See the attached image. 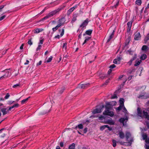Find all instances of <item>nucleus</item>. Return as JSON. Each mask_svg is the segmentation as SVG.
<instances>
[{"mask_svg":"<svg viewBox=\"0 0 149 149\" xmlns=\"http://www.w3.org/2000/svg\"><path fill=\"white\" fill-rule=\"evenodd\" d=\"M10 96V95L9 94V93H7L6 95V96L5 97V98L6 99H8L9 97Z\"/></svg>","mask_w":149,"mask_h":149,"instance_id":"50","label":"nucleus"},{"mask_svg":"<svg viewBox=\"0 0 149 149\" xmlns=\"http://www.w3.org/2000/svg\"><path fill=\"white\" fill-rule=\"evenodd\" d=\"M137 112L138 115L140 117H141L142 114V111L141 110L140 108L138 107L137 108Z\"/></svg>","mask_w":149,"mask_h":149,"instance_id":"12","label":"nucleus"},{"mask_svg":"<svg viewBox=\"0 0 149 149\" xmlns=\"http://www.w3.org/2000/svg\"><path fill=\"white\" fill-rule=\"evenodd\" d=\"M145 140L146 142L147 143H149V138H147Z\"/></svg>","mask_w":149,"mask_h":149,"instance_id":"59","label":"nucleus"},{"mask_svg":"<svg viewBox=\"0 0 149 149\" xmlns=\"http://www.w3.org/2000/svg\"><path fill=\"white\" fill-rule=\"evenodd\" d=\"M60 145L61 147H63V143L62 142H61L60 143Z\"/></svg>","mask_w":149,"mask_h":149,"instance_id":"64","label":"nucleus"},{"mask_svg":"<svg viewBox=\"0 0 149 149\" xmlns=\"http://www.w3.org/2000/svg\"><path fill=\"white\" fill-rule=\"evenodd\" d=\"M103 114L105 115H108L111 117H113L114 115L113 112L109 110H105L103 112Z\"/></svg>","mask_w":149,"mask_h":149,"instance_id":"4","label":"nucleus"},{"mask_svg":"<svg viewBox=\"0 0 149 149\" xmlns=\"http://www.w3.org/2000/svg\"><path fill=\"white\" fill-rule=\"evenodd\" d=\"M110 79L109 78V79H107V80L106 81H105V82L102 85V86H104V85H107V84L109 83V80H110Z\"/></svg>","mask_w":149,"mask_h":149,"instance_id":"45","label":"nucleus"},{"mask_svg":"<svg viewBox=\"0 0 149 149\" xmlns=\"http://www.w3.org/2000/svg\"><path fill=\"white\" fill-rule=\"evenodd\" d=\"M14 107H17L19 106V104H18L17 103L15 104L14 105H13Z\"/></svg>","mask_w":149,"mask_h":149,"instance_id":"63","label":"nucleus"},{"mask_svg":"<svg viewBox=\"0 0 149 149\" xmlns=\"http://www.w3.org/2000/svg\"><path fill=\"white\" fill-rule=\"evenodd\" d=\"M89 84L88 83L85 84H79L78 88L80 89H85L88 87L89 85Z\"/></svg>","mask_w":149,"mask_h":149,"instance_id":"5","label":"nucleus"},{"mask_svg":"<svg viewBox=\"0 0 149 149\" xmlns=\"http://www.w3.org/2000/svg\"><path fill=\"white\" fill-rule=\"evenodd\" d=\"M142 136L143 137V140H145L147 138L148 136L146 134H145L144 133H143L142 134Z\"/></svg>","mask_w":149,"mask_h":149,"instance_id":"25","label":"nucleus"},{"mask_svg":"<svg viewBox=\"0 0 149 149\" xmlns=\"http://www.w3.org/2000/svg\"><path fill=\"white\" fill-rule=\"evenodd\" d=\"M6 74H5L3 76H2L1 77H0V79H2L3 78H5L7 77L8 76V74L9 73V72L8 71H6Z\"/></svg>","mask_w":149,"mask_h":149,"instance_id":"18","label":"nucleus"},{"mask_svg":"<svg viewBox=\"0 0 149 149\" xmlns=\"http://www.w3.org/2000/svg\"><path fill=\"white\" fill-rule=\"evenodd\" d=\"M32 39V38H31L30 39H29V40H28V43L30 45H32V44H33V42H32L31 41V40Z\"/></svg>","mask_w":149,"mask_h":149,"instance_id":"36","label":"nucleus"},{"mask_svg":"<svg viewBox=\"0 0 149 149\" xmlns=\"http://www.w3.org/2000/svg\"><path fill=\"white\" fill-rule=\"evenodd\" d=\"M41 46L40 45H39L36 49V50L38 51V50H39L41 49Z\"/></svg>","mask_w":149,"mask_h":149,"instance_id":"61","label":"nucleus"},{"mask_svg":"<svg viewBox=\"0 0 149 149\" xmlns=\"http://www.w3.org/2000/svg\"><path fill=\"white\" fill-rule=\"evenodd\" d=\"M92 30L91 29L87 30L86 31L85 33L87 35H90L92 33Z\"/></svg>","mask_w":149,"mask_h":149,"instance_id":"23","label":"nucleus"},{"mask_svg":"<svg viewBox=\"0 0 149 149\" xmlns=\"http://www.w3.org/2000/svg\"><path fill=\"white\" fill-rule=\"evenodd\" d=\"M91 38L90 37H88V38H86V39L85 40L84 42H83V45H84L85 43H86V42H87V41H88V40H89L90 39H91Z\"/></svg>","mask_w":149,"mask_h":149,"instance_id":"35","label":"nucleus"},{"mask_svg":"<svg viewBox=\"0 0 149 149\" xmlns=\"http://www.w3.org/2000/svg\"><path fill=\"white\" fill-rule=\"evenodd\" d=\"M61 10V8H58L56 10L52 11L51 12H50L49 14H48L46 16L40 19V20L39 21V22L44 21L45 20L52 17L53 15H55V14Z\"/></svg>","mask_w":149,"mask_h":149,"instance_id":"2","label":"nucleus"},{"mask_svg":"<svg viewBox=\"0 0 149 149\" xmlns=\"http://www.w3.org/2000/svg\"><path fill=\"white\" fill-rule=\"evenodd\" d=\"M44 104V107L40 112V114L41 115L45 114L50 112L51 111L50 109L52 107V104L50 102Z\"/></svg>","mask_w":149,"mask_h":149,"instance_id":"1","label":"nucleus"},{"mask_svg":"<svg viewBox=\"0 0 149 149\" xmlns=\"http://www.w3.org/2000/svg\"><path fill=\"white\" fill-rule=\"evenodd\" d=\"M44 41V39H42L41 40H40V42L39 43V45H42L43 44V42Z\"/></svg>","mask_w":149,"mask_h":149,"instance_id":"56","label":"nucleus"},{"mask_svg":"<svg viewBox=\"0 0 149 149\" xmlns=\"http://www.w3.org/2000/svg\"><path fill=\"white\" fill-rule=\"evenodd\" d=\"M136 3L138 5H140L141 3V0H136Z\"/></svg>","mask_w":149,"mask_h":149,"instance_id":"33","label":"nucleus"},{"mask_svg":"<svg viewBox=\"0 0 149 149\" xmlns=\"http://www.w3.org/2000/svg\"><path fill=\"white\" fill-rule=\"evenodd\" d=\"M6 17V16L5 15H4L1 17L0 18V21H1L3 19Z\"/></svg>","mask_w":149,"mask_h":149,"instance_id":"54","label":"nucleus"},{"mask_svg":"<svg viewBox=\"0 0 149 149\" xmlns=\"http://www.w3.org/2000/svg\"><path fill=\"white\" fill-rule=\"evenodd\" d=\"M122 59V58L121 57H117V58L115 59L113 61V63L117 64H120V61Z\"/></svg>","mask_w":149,"mask_h":149,"instance_id":"6","label":"nucleus"},{"mask_svg":"<svg viewBox=\"0 0 149 149\" xmlns=\"http://www.w3.org/2000/svg\"><path fill=\"white\" fill-rule=\"evenodd\" d=\"M131 135L129 132H126L125 134V137L127 141H128V139L131 137Z\"/></svg>","mask_w":149,"mask_h":149,"instance_id":"13","label":"nucleus"},{"mask_svg":"<svg viewBox=\"0 0 149 149\" xmlns=\"http://www.w3.org/2000/svg\"><path fill=\"white\" fill-rule=\"evenodd\" d=\"M146 125L148 128L149 129V122L148 121H146Z\"/></svg>","mask_w":149,"mask_h":149,"instance_id":"62","label":"nucleus"},{"mask_svg":"<svg viewBox=\"0 0 149 149\" xmlns=\"http://www.w3.org/2000/svg\"><path fill=\"white\" fill-rule=\"evenodd\" d=\"M147 48L148 47L146 45H144L142 47L141 49L142 50L145 51L146 50Z\"/></svg>","mask_w":149,"mask_h":149,"instance_id":"34","label":"nucleus"},{"mask_svg":"<svg viewBox=\"0 0 149 149\" xmlns=\"http://www.w3.org/2000/svg\"><path fill=\"white\" fill-rule=\"evenodd\" d=\"M43 30L44 29H37L34 30V33H37L43 31Z\"/></svg>","mask_w":149,"mask_h":149,"instance_id":"11","label":"nucleus"},{"mask_svg":"<svg viewBox=\"0 0 149 149\" xmlns=\"http://www.w3.org/2000/svg\"><path fill=\"white\" fill-rule=\"evenodd\" d=\"M105 126L103 125L100 127V129L101 130H103L105 128Z\"/></svg>","mask_w":149,"mask_h":149,"instance_id":"49","label":"nucleus"},{"mask_svg":"<svg viewBox=\"0 0 149 149\" xmlns=\"http://www.w3.org/2000/svg\"><path fill=\"white\" fill-rule=\"evenodd\" d=\"M118 135L119 137L121 139H123L125 137V134L123 132L121 131H118Z\"/></svg>","mask_w":149,"mask_h":149,"instance_id":"8","label":"nucleus"},{"mask_svg":"<svg viewBox=\"0 0 149 149\" xmlns=\"http://www.w3.org/2000/svg\"><path fill=\"white\" fill-rule=\"evenodd\" d=\"M124 99L120 98L119 100V103H120V105H121L122 106H124Z\"/></svg>","mask_w":149,"mask_h":149,"instance_id":"20","label":"nucleus"},{"mask_svg":"<svg viewBox=\"0 0 149 149\" xmlns=\"http://www.w3.org/2000/svg\"><path fill=\"white\" fill-rule=\"evenodd\" d=\"M108 122L109 124L111 125H114V122L112 120H108Z\"/></svg>","mask_w":149,"mask_h":149,"instance_id":"41","label":"nucleus"},{"mask_svg":"<svg viewBox=\"0 0 149 149\" xmlns=\"http://www.w3.org/2000/svg\"><path fill=\"white\" fill-rule=\"evenodd\" d=\"M73 8H71L68 10L67 13V14L68 15H70L71 13L73 11Z\"/></svg>","mask_w":149,"mask_h":149,"instance_id":"29","label":"nucleus"},{"mask_svg":"<svg viewBox=\"0 0 149 149\" xmlns=\"http://www.w3.org/2000/svg\"><path fill=\"white\" fill-rule=\"evenodd\" d=\"M149 40V33L147 34L144 39L145 43H146L147 41Z\"/></svg>","mask_w":149,"mask_h":149,"instance_id":"22","label":"nucleus"},{"mask_svg":"<svg viewBox=\"0 0 149 149\" xmlns=\"http://www.w3.org/2000/svg\"><path fill=\"white\" fill-rule=\"evenodd\" d=\"M116 67V66L114 64H112L110 66L109 68H111L112 69Z\"/></svg>","mask_w":149,"mask_h":149,"instance_id":"53","label":"nucleus"},{"mask_svg":"<svg viewBox=\"0 0 149 149\" xmlns=\"http://www.w3.org/2000/svg\"><path fill=\"white\" fill-rule=\"evenodd\" d=\"M20 86V84H16L14 85L13 87V88H16L18 87H19Z\"/></svg>","mask_w":149,"mask_h":149,"instance_id":"46","label":"nucleus"},{"mask_svg":"<svg viewBox=\"0 0 149 149\" xmlns=\"http://www.w3.org/2000/svg\"><path fill=\"white\" fill-rule=\"evenodd\" d=\"M112 142L113 143V147H115L116 145V141L115 140H112Z\"/></svg>","mask_w":149,"mask_h":149,"instance_id":"37","label":"nucleus"},{"mask_svg":"<svg viewBox=\"0 0 149 149\" xmlns=\"http://www.w3.org/2000/svg\"><path fill=\"white\" fill-rule=\"evenodd\" d=\"M104 105H102L99 108H96L94 109L92 112V113L95 114L96 113H100L102 112V110L104 107Z\"/></svg>","mask_w":149,"mask_h":149,"instance_id":"3","label":"nucleus"},{"mask_svg":"<svg viewBox=\"0 0 149 149\" xmlns=\"http://www.w3.org/2000/svg\"><path fill=\"white\" fill-rule=\"evenodd\" d=\"M143 113L144 116H145L146 118L149 120V115L148 114L147 112L145 111H143Z\"/></svg>","mask_w":149,"mask_h":149,"instance_id":"15","label":"nucleus"},{"mask_svg":"<svg viewBox=\"0 0 149 149\" xmlns=\"http://www.w3.org/2000/svg\"><path fill=\"white\" fill-rule=\"evenodd\" d=\"M95 44V42L94 41H91L90 43V47H93L94 45Z\"/></svg>","mask_w":149,"mask_h":149,"instance_id":"32","label":"nucleus"},{"mask_svg":"<svg viewBox=\"0 0 149 149\" xmlns=\"http://www.w3.org/2000/svg\"><path fill=\"white\" fill-rule=\"evenodd\" d=\"M30 97H29L26 99L23 100H22L21 101V103L22 104H24L26 102V101H27L28 100V99H29V98Z\"/></svg>","mask_w":149,"mask_h":149,"instance_id":"28","label":"nucleus"},{"mask_svg":"<svg viewBox=\"0 0 149 149\" xmlns=\"http://www.w3.org/2000/svg\"><path fill=\"white\" fill-rule=\"evenodd\" d=\"M132 22H128L127 23V25L128 26V27H129V29H131V27L132 25Z\"/></svg>","mask_w":149,"mask_h":149,"instance_id":"31","label":"nucleus"},{"mask_svg":"<svg viewBox=\"0 0 149 149\" xmlns=\"http://www.w3.org/2000/svg\"><path fill=\"white\" fill-rule=\"evenodd\" d=\"M123 111L124 112H126L127 111V110L124 106L123 107Z\"/></svg>","mask_w":149,"mask_h":149,"instance_id":"58","label":"nucleus"},{"mask_svg":"<svg viewBox=\"0 0 149 149\" xmlns=\"http://www.w3.org/2000/svg\"><path fill=\"white\" fill-rule=\"evenodd\" d=\"M114 31H113L112 32V33L111 34L110 36L109 37V38L107 42H109L113 38V37L114 36Z\"/></svg>","mask_w":149,"mask_h":149,"instance_id":"17","label":"nucleus"},{"mask_svg":"<svg viewBox=\"0 0 149 149\" xmlns=\"http://www.w3.org/2000/svg\"><path fill=\"white\" fill-rule=\"evenodd\" d=\"M141 61H136V64L134 65L135 66H137V65H139L140 63H141Z\"/></svg>","mask_w":149,"mask_h":149,"instance_id":"39","label":"nucleus"},{"mask_svg":"<svg viewBox=\"0 0 149 149\" xmlns=\"http://www.w3.org/2000/svg\"><path fill=\"white\" fill-rule=\"evenodd\" d=\"M108 104L107 103H106V104L105 105V107L106 109L105 110H109L111 109L112 106L110 105L109 104Z\"/></svg>","mask_w":149,"mask_h":149,"instance_id":"14","label":"nucleus"},{"mask_svg":"<svg viewBox=\"0 0 149 149\" xmlns=\"http://www.w3.org/2000/svg\"><path fill=\"white\" fill-rule=\"evenodd\" d=\"M75 144L72 143L71 145L69 146V148L68 149H74L75 148Z\"/></svg>","mask_w":149,"mask_h":149,"instance_id":"26","label":"nucleus"},{"mask_svg":"<svg viewBox=\"0 0 149 149\" xmlns=\"http://www.w3.org/2000/svg\"><path fill=\"white\" fill-rule=\"evenodd\" d=\"M125 120H127V118H121L119 119V121L121 123H123L124 125V122Z\"/></svg>","mask_w":149,"mask_h":149,"instance_id":"24","label":"nucleus"},{"mask_svg":"<svg viewBox=\"0 0 149 149\" xmlns=\"http://www.w3.org/2000/svg\"><path fill=\"white\" fill-rule=\"evenodd\" d=\"M58 27L56 26L52 28V30L54 32L56 31L58 29Z\"/></svg>","mask_w":149,"mask_h":149,"instance_id":"47","label":"nucleus"},{"mask_svg":"<svg viewBox=\"0 0 149 149\" xmlns=\"http://www.w3.org/2000/svg\"><path fill=\"white\" fill-rule=\"evenodd\" d=\"M141 38V35L139 33H138L135 35L134 39L138 40H139Z\"/></svg>","mask_w":149,"mask_h":149,"instance_id":"10","label":"nucleus"},{"mask_svg":"<svg viewBox=\"0 0 149 149\" xmlns=\"http://www.w3.org/2000/svg\"><path fill=\"white\" fill-rule=\"evenodd\" d=\"M64 29H62V32L61 33L60 36L61 37L63 36L64 34Z\"/></svg>","mask_w":149,"mask_h":149,"instance_id":"51","label":"nucleus"},{"mask_svg":"<svg viewBox=\"0 0 149 149\" xmlns=\"http://www.w3.org/2000/svg\"><path fill=\"white\" fill-rule=\"evenodd\" d=\"M127 52L130 55H132L133 53V52L131 50V49H130L127 51Z\"/></svg>","mask_w":149,"mask_h":149,"instance_id":"40","label":"nucleus"},{"mask_svg":"<svg viewBox=\"0 0 149 149\" xmlns=\"http://www.w3.org/2000/svg\"><path fill=\"white\" fill-rule=\"evenodd\" d=\"M83 125L80 124L76 126L75 127V129H76L77 128H78L79 129H82L83 128Z\"/></svg>","mask_w":149,"mask_h":149,"instance_id":"19","label":"nucleus"},{"mask_svg":"<svg viewBox=\"0 0 149 149\" xmlns=\"http://www.w3.org/2000/svg\"><path fill=\"white\" fill-rule=\"evenodd\" d=\"M111 99L117 98V96L116 94H114L113 95L111 96Z\"/></svg>","mask_w":149,"mask_h":149,"instance_id":"48","label":"nucleus"},{"mask_svg":"<svg viewBox=\"0 0 149 149\" xmlns=\"http://www.w3.org/2000/svg\"><path fill=\"white\" fill-rule=\"evenodd\" d=\"M52 58L53 57L52 56H51V57H49L48 58V59L47 60V61H46L47 62L49 63V62H50L52 60Z\"/></svg>","mask_w":149,"mask_h":149,"instance_id":"42","label":"nucleus"},{"mask_svg":"<svg viewBox=\"0 0 149 149\" xmlns=\"http://www.w3.org/2000/svg\"><path fill=\"white\" fill-rule=\"evenodd\" d=\"M63 19V18H62L58 20V24L57 25V27L58 28L61 26L63 24V22L62 21Z\"/></svg>","mask_w":149,"mask_h":149,"instance_id":"9","label":"nucleus"},{"mask_svg":"<svg viewBox=\"0 0 149 149\" xmlns=\"http://www.w3.org/2000/svg\"><path fill=\"white\" fill-rule=\"evenodd\" d=\"M88 19H87L84 21V22H83L82 24L80 25V27H82V28H84L88 24Z\"/></svg>","mask_w":149,"mask_h":149,"instance_id":"7","label":"nucleus"},{"mask_svg":"<svg viewBox=\"0 0 149 149\" xmlns=\"http://www.w3.org/2000/svg\"><path fill=\"white\" fill-rule=\"evenodd\" d=\"M67 43L66 42H65L63 44V49H64L65 50L67 48Z\"/></svg>","mask_w":149,"mask_h":149,"instance_id":"38","label":"nucleus"},{"mask_svg":"<svg viewBox=\"0 0 149 149\" xmlns=\"http://www.w3.org/2000/svg\"><path fill=\"white\" fill-rule=\"evenodd\" d=\"M77 17L76 15H75V16L74 15V17L72 19V21L73 22H74L76 20V17Z\"/></svg>","mask_w":149,"mask_h":149,"instance_id":"44","label":"nucleus"},{"mask_svg":"<svg viewBox=\"0 0 149 149\" xmlns=\"http://www.w3.org/2000/svg\"><path fill=\"white\" fill-rule=\"evenodd\" d=\"M6 108H3L1 109V111L3 113V115H5L7 113V111H6Z\"/></svg>","mask_w":149,"mask_h":149,"instance_id":"16","label":"nucleus"},{"mask_svg":"<svg viewBox=\"0 0 149 149\" xmlns=\"http://www.w3.org/2000/svg\"><path fill=\"white\" fill-rule=\"evenodd\" d=\"M133 141V139L132 138H131L130 141L128 142L130 143V144L131 145L132 142Z\"/></svg>","mask_w":149,"mask_h":149,"instance_id":"60","label":"nucleus"},{"mask_svg":"<svg viewBox=\"0 0 149 149\" xmlns=\"http://www.w3.org/2000/svg\"><path fill=\"white\" fill-rule=\"evenodd\" d=\"M14 102V101H9L8 103V104L10 105Z\"/></svg>","mask_w":149,"mask_h":149,"instance_id":"55","label":"nucleus"},{"mask_svg":"<svg viewBox=\"0 0 149 149\" xmlns=\"http://www.w3.org/2000/svg\"><path fill=\"white\" fill-rule=\"evenodd\" d=\"M105 128H108L109 130L111 131L112 130V128L109 127L108 125H105Z\"/></svg>","mask_w":149,"mask_h":149,"instance_id":"57","label":"nucleus"},{"mask_svg":"<svg viewBox=\"0 0 149 149\" xmlns=\"http://www.w3.org/2000/svg\"><path fill=\"white\" fill-rule=\"evenodd\" d=\"M108 104H109L111 106H115L116 105V101H114V102H110L107 103Z\"/></svg>","mask_w":149,"mask_h":149,"instance_id":"21","label":"nucleus"},{"mask_svg":"<svg viewBox=\"0 0 149 149\" xmlns=\"http://www.w3.org/2000/svg\"><path fill=\"white\" fill-rule=\"evenodd\" d=\"M147 58V56L146 54H143L141 57L140 58L141 60H144Z\"/></svg>","mask_w":149,"mask_h":149,"instance_id":"30","label":"nucleus"},{"mask_svg":"<svg viewBox=\"0 0 149 149\" xmlns=\"http://www.w3.org/2000/svg\"><path fill=\"white\" fill-rule=\"evenodd\" d=\"M64 90L65 89L64 88H59L58 89V92L59 93L61 94L63 93Z\"/></svg>","mask_w":149,"mask_h":149,"instance_id":"27","label":"nucleus"},{"mask_svg":"<svg viewBox=\"0 0 149 149\" xmlns=\"http://www.w3.org/2000/svg\"><path fill=\"white\" fill-rule=\"evenodd\" d=\"M123 106L120 105V106L116 108V109L118 111H120L123 108Z\"/></svg>","mask_w":149,"mask_h":149,"instance_id":"43","label":"nucleus"},{"mask_svg":"<svg viewBox=\"0 0 149 149\" xmlns=\"http://www.w3.org/2000/svg\"><path fill=\"white\" fill-rule=\"evenodd\" d=\"M6 5H1L0 6V12L2 11V9Z\"/></svg>","mask_w":149,"mask_h":149,"instance_id":"52","label":"nucleus"}]
</instances>
